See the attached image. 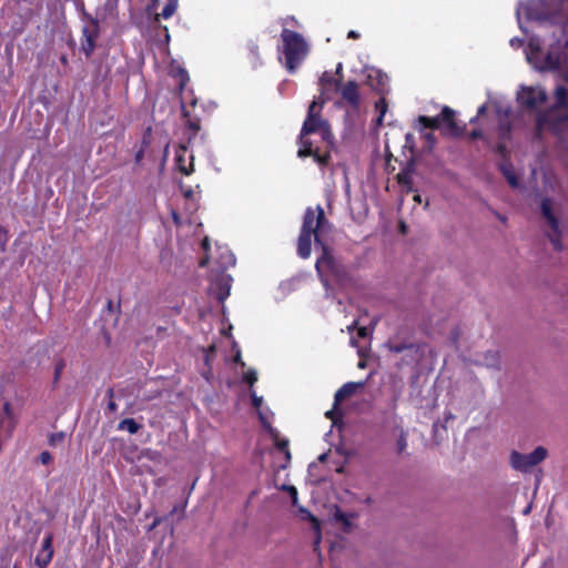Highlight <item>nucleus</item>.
<instances>
[{
	"label": "nucleus",
	"mask_w": 568,
	"mask_h": 568,
	"mask_svg": "<svg viewBox=\"0 0 568 568\" xmlns=\"http://www.w3.org/2000/svg\"><path fill=\"white\" fill-rule=\"evenodd\" d=\"M329 227L321 205L316 209L307 207L304 213L301 233L297 240V254L302 258H308L312 252V236L314 235L315 246L322 248V255L316 260L315 268L323 286L328 291L329 281L334 280L338 285H346L351 282L347 268L334 257L331 250L321 240L318 232Z\"/></svg>",
	"instance_id": "nucleus-1"
},
{
	"label": "nucleus",
	"mask_w": 568,
	"mask_h": 568,
	"mask_svg": "<svg viewBox=\"0 0 568 568\" xmlns=\"http://www.w3.org/2000/svg\"><path fill=\"white\" fill-rule=\"evenodd\" d=\"M202 246H203V248H204L205 251H207V250H209L210 244H209V240H207L206 237L203 240V242H202Z\"/></svg>",
	"instance_id": "nucleus-57"
},
{
	"label": "nucleus",
	"mask_w": 568,
	"mask_h": 568,
	"mask_svg": "<svg viewBox=\"0 0 568 568\" xmlns=\"http://www.w3.org/2000/svg\"><path fill=\"white\" fill-rule=\"evenodd\" d=\"M454 116L455 111L449 106H444L439 115L434 118L420 115L418 118V122L425 129H439L443 123H446L450 134L460 135L463 133V129L458 126Z\"/></svg>",
	"instance_id": "nucleus-6"
},
{
	"label": "nucleus",
	"mask_w": 568,
	"mask_h": 568,
	"mask_svg": "<svg viewBox=\"0 0 568 568\" xmlns=\"http://www.w3.org/2000/svg\"><path fill=\"white\" fill-rule=\"evenodd\" d=\"M192 194H193V191L191 189H189L187 191L184 192L185 197H191Z\"/></svg>",
	"instance_id": "nucleus-61"
},
{
	"label": "nucleus",
	"mask_w": 568,
	"mask_h": 568,
	"mask_svg": "<svg viewBox=\"0 0 568 568\" xmlns=\"http://www.w3.org/2000/svg\"><path fill=\"white\" fill-rule=\"evenodd\" d=\"M499 139L500 140H506L508 139L509 134H510V126L509 124L507 123H500L499 125Z\"/></svg>",
	"instance_id": "nucleus-33"
},
{
	"label": "nucleus",
	"mask_w": 568,
	"mask_h": 568,
	"mask_svg": "<svg viewBox=\"0 0 568 568\" xmlns=\"http://www.w3.org/2000/svg\"><path fill=\"white\" fill-rule=\"evenodd\" d=\"M143 154H144V150L143 149H141L140 151L136 152V154H135V162L136 163L141 162V160L143 159Z\"/></svg>",
	"instance_id": "nucleus-52"
},
{
	"label": "nucleus",
	"mask_w": 568,
	"mask_h": 568,
	"mask_svg": "<svg viewBox=\"0 0 568 568\" xmlns=\"http://www.w3.org/2000/svg\"><path fill=\"white\" fill-rule=\"evenodd\" d=\"M106 308L112 312L113 311V302L111 300L108 301L106 303Z\"/></svg>",
	"instance_id": "nucleus-59"
},
{
	"label": "nucleus",
	"mask_w": 568,
	"mask_h": 568,
	"mask_svg": "<svg viewBox=\"0 0 568 568\" xmlns=\"http://www.w3.org/2000/svg\"><path fill=\"white\" fill-rule=\"evenodd\" d=\"M495 215H496V217H497L500 222H503V223H505V222L507 221L506 216H505V215H501V214H500V213H498V212H495Z\"/></svg>",
	"instance_id": "nucleus-55"
},
{
	"label": "nucleus",
	"mask_w": 568,
	"mask_h": 568,
	"mask_svg": "<svg viewBox=\"0 0 568 568\" xmlns=\"http://www.w3.org/2000/svg\"><path fill=\"white\" fill-rule=\"evenodd\" d=\"M376 73H377V78H378V85L383 87L385 84V82L387 81V75L381 73L379 71H377Z\"/></svg>",
	"instance_id": "nucleus-44"
},
{
	"label": "nucleus",
	"mask_w": 568,
	"mask_h": 568,
	"mask_svg": "<svg viewBox=\"0 0 568 568\" xmlns=\"http://www.w3.org/2000/svg\"><path fill=\"white\" fill-rule=\"evenodd\" d=\"M483 133L480 130H474L470 132V139L476 140L481 138Z\"/></svg>",
	"instance_id": "nucleus-49"
},
{
	"label": "nucleus",
	"mask_w": 568,
	"mask_h": 568,
	"mask_svg": "<svg viewBox=\"0 0 568 568\" xmlns=\"http://www.w3.org/2000/svg\"><path fill=\"white\" fill-rule=\"evenodd\" d=\"M231 282L232 277L224 273L213 278L210 291L219 302L223 303L230 295Z\"/></svg>",
	"instance_id": "nucleus-10"
},
{
	"label": "nucleus",
	"mask_w": 568,
	"mask_h": 568,
	"mask_svg": "<svg viewBox=\"0 0 568 568\" xmlns=\"http://www.w3.org/2000/svg\"><path fill=\"white\" fill-rule=\"evenodd\" d=\"M326 99L318 97L315 98L308 106L306 119L303 123L298 143L301 145L297 155L306 158L312 153V141L306 136L312 133H320L323 141H328L332 138L329 124L320 115Z\"/></svg>",
	"instance_id": "nucleus-2"
},
{
	"label": "nucleus",
	"mask_w": 568,
	"mask_h": 568,
	"mask_svg": "<svg viewBox=\"0 0 568 568\" xmlns=\"http://www.w3.org/2000/svg\"><path fill=\"white\" fill-rule=\"evenodd\" d=\"M541 214L545 217V220L548 223V226L550 227L551 232L547 233V236L556 251L562 250V243L560 241L561 232L559 230V223L555 214L552 213L551 209V202L549 199H544L541 201Z\"/></svg>",
	"instance_id": "nucleus-8"
},
{
	"label": "nucleus",
	"mask_w": 568,
	"mask_h": 568,
	"mask_svg": "<svg viewBox=\"0 0 568 568\" xmlns=\"http://www.w3.org/2000/svg\"><path fill=\"white\" fill-rule=\"evenodd\" d=\"M396 448H397L398 454H403L407 448V439H406V435L404 434V432L400 433V435L397 439Z\"/></svg>",
	"instance_id": "nucleus-30"
},
{
	"label": "nucleus",
	"mask_w": 568,
	"mask_h": 568,
	"mask_svg": "<svg viewBox=\"0 0 568 568\" xmlns=\"http://www.w3.org/2000/svg\"><path fill=\"white\" fill-rule=\"evenodd\" d=\"M562 9L568 10V0H562Z\"/></svg>",
	"instance_id": "nucleus-64"
},
{
	"label": "nucleus",
	"mask_w": 568,
	"mask_h": 568,
	"mask_svg": "<svg viewBox=\"0 0 568 568\" xmlns=\"http://www.w3.org/2000/svg\"><path fill=\"white\" fill-rule=\"evenodd\" d=\"M500 171H501V173L504 174V176L506 178L507 182L509 183V185L511 187H517L518 186L517 176L514 173V170H513L510 164H507V163L500 164Z\"/></svg>",
	"instance_id": "nucleus-22"
},
{
	"label": "nucleus",
	"mask_w": 568,
	"mask_h": 568,
	"mask_svg": "<svg viewBox=\"0 0 568 568\" xmlns=\"http://www.w3.org/2000/svg\"><path fill=\"white\" fill-rule=\"evenodd\" d=\"M357 333H358V336H359V337L364 338V337H366V336H367L368 331H367V328H366V327H364V326H363V327H358Z\"/></svg>",
	"instance_id": "nucleus-48"
},
{
	"label": "nucleus",
	"mask_w": 568,
	"mask_h": 568,
	"mask_svg": "<svg viewBox=\"0 0 568 568\" xmlns=\"http://www.w3.org/2000/svg\"><path fill=\"white\" fill-rule=\"evenodd\" d=\"M251 52H252V54H254L255 57H257V55H258V47H257L256 44H254V43H253V44L251 45Z\"/></svg>",
	"instance_id": "nucleus-53"
},
{
	"label": "nucleus",
	"mask_w": 568,
	"mask_h": 568,
	"mask_svg": "<svg viewBox=\"0 0 568 568\" xmlns=\"http://www.w3.org/2000/svg\"><path fill=\"white\" fill-rule=\"evenodd\" d=\"M347 37H348V38H352V39H357V38L359 37V34H358L356 31L351 30V31L348 32V36H347Z\"/></svg>",
	"instance_id": "nucleus-54"
},
{
	"label": "nucleus",
	"mask_w": 568,
	"mask_h": 568,
	"mask_svg": "<svg viewBox=\"0 0 568 568\" xmlns=\"http://www.w3.org/2000/svg\"><path fill=\"white\" fill-rule=\"evenodd\" d=\"M65 434L63 432L53 433L49 436V445L50 446H57L61 444L64 440Z\"/></svg>",
	"instance_id": "nucleus-28"
},
{
	"label": "nucleus",
	"mask_w": 568,
	"mask_h": 568,
	"mask_svg": "<svg viewBox=\"0 0 568 568\" xmlns=\"http://www.w3.org/2000/svg\"><path fill=\"white\" fill-rule=\"evenodd\" d=\"M343 65L342 63H338L336 67V73L339 74L342 72Z\"/></svg>",
	"instance_id": "nucleus-63"
},
{
	"label": "nucleus",
	"mask_w": 568,
	"mask_h": 568,
	"mask_svg": "<svg viewBox=\"0 0 568 568\" xmlns=\"http://www.w3.org/2000/svg\"><path fill=\"white\" fill-rule=\"evenodd\" d=\"M308 156H313V158H314V160H315L317 163L323 164V165H324V164H326V163L328 162V160H329V155H328V154L321 155V154L318 153V151H317V150H314L313 148H312V153H311Z\"/></svg>",
	"instance_id": "nucleus-32"
},
{
	"label": "nucleus",
	"mask_w": 568,
	"mask_h": 568,
	"mask_svg": "<svg viewBox=\"0 0 568 568\" xmlns=\"http://www.w3.org/2000/svg\"><path fill=\"white\" fill-rule=\"evenodd\" d=\"M386 108H387V105H386V101H385V99H381L378 102H376V109H378V110H379V116H378V119H377V122H378V123H381V122H382L383 116H384V114H385V112H386Z\"/></svg>",
	"instance_id": "nucleus-34"
},
{
	"label": "nucleus",
	"mask_w": 568,
	"mask_h": 568,
	"mask_svg": "<svg viewBox=\"0 0 568 568\" xmlns=\"http://www.w3.org/2000/svg\"><path fill=\"white\" fill-rule=\"evenodd\" d=\"M523 12L528 21H545L548 19V8L544 0H528L525 4L519 3L516 10L518 24L521 31L526 32L521 22Z\"/></svg>",
	"instance_id": "nucleus-7"
},
{
	"label": "nucleus",
	"mask_w": 568,
	"mask_h": 568,
	"mask_svg": "<svg viewBox=\"0 0 568 568\" xmlns=\"http://www.w3.org/2000/svg\"><path fill=\"white\" fill-rule=\"evenodd\" d=\"M555 106L558 109L568 108V90L564 85H558L555 90Z\"/></svg>",
	"instance_id": "nucleus-19"
},
{
	"label": "nucleus",
	"mask_w": 568,
	"mask_h": 568,
	"mask_svg": "<svg viewBox=\"0 0 568 568\" xmlns=\"http://www.w3.org/2000/svg\"><path fill=\"white\" fill-rule=\"evenodd\" d=\"M39 460L41 464L48 465L52 460V455L48 450H44L40 454Z\"/></svg>",
	"instance_id": "nucleus-36"
},
{
	"label": "nucleus",
	"mask_w": 568,
	"mask_h": 568,
	"mask_svg": "<svg viewBox=\"0 0 568 568\" xmlns=\"http://www.w3.org/2000/svg\"><path fill=\"white\" fill-rule=\"evenodd\" d=\"M65 367V363L63 359H59L57 363H55V367H54V375H53V383L57 384L61 377V373L63 371V368Z\"/></svg>",
	"instance_id": "nucleus-29"
},
{
	"label": "nucleus",
	"mask_w": 568,
	"mask_h": 568,
	"mask_svg": "<svg viewBox=\"0 0 568 568\" xmlns=\"http://www.w3.org/2000/svg\"><path fill=\"white\" fill-rule=\"evenodd\" d=\"M84 40L97 39L98 37V21L94 19H91V26H87L82 30Z\"/></svg>",
	"instance_id": "nucleus-26"
},
{
	"label": "nucleus",
	"mask_w": 568,
	"mask_h": 568,
	"mask_svg": "<svg viewBox=\"0 0 568 568\" xmlns=\"http://www.w3.org/2000/svg\"><path fill=\"white\" fill-rule=\"evenodd\" d=\"M235 263V257L232 253L229 254V261L226 262V264L229 265H233Z\"/></svg>",
	"instance_id": "nucleus-56"
},
{
	"label": "nucleus",
	"mask_w": 568,
	"mask_h": 568,
	"mask_svg": "<svg viewBox=\"0 0 568 568\" xmlns=\"http://www.w3.org/2000/svg\"><path fill=\"white\" fill-rule=\"evenodd\" d=\"M150 132H151V129L149 128L148 132L143 135L142 148H141L143 150L150 145Z\"/></svg>",
	"instance_id": "nucleus-39"
},
{
	"label": "nucleus",
	"mask_w": 568,
	"mask_h": 568,
	"mask_svg": "<svg viewBox=\"0 0 568 568\" xmlns=\"http://www.w3.org/2000/svg\"><path fill=\"white\" fill-rule=\"evenodd\" d=\"M292 488H295V487H294V486H292V485H283V486H282V489H283V490H285V491H287L288 494H290V489H292Z\"/></svg>",
	"instance_id": "nucleus-58"
},
{
	"label": "nucleus",
	"mask_w": 568,
	"mask_h": 568,
	"mask_svg": "<svg viewBox=\"0 0 568 568\" xmlns=\"http://www.w3.org/2000/svg\"><path fill=\"white\" fill-rule=\"evenodd\" d=\"M519 104L527 109H535L547 100V93L544 89L535 90L532 88H523L517 95Z\"/></svg>",
	"instance_id": "nucleus-9"
},
{
	"label": "nucleus",
	"mask_w": 568,
	"mask_h": 568,
	"mask_svg": "<svg viewBox=\"0 0 568 568\" xmlns=\"http://www.w3.org/2000/svg\"><path fill=\"white\" fill-rule=\"evenodd\" d=\"M402 171L404 172H408V174H413V172L415 171V162L414 160H410L406 163L405 168L402 169Z\"/></svg>",
	"instance_id": "nucleus-38"
},
{
	"label": "nucleus",
	"mask_w": 568,
	"mask_h": 568,
	"mask_svg": "<svg viewBox=\"0 0 568 568\" xmlns=\"http://www.w3.org/2000/svg\"><path fill=\"white\" fill-rule=\"evenodd\" d=\"M178 0H169L164 8L162 9L160 17H162L163 19L171 18L178 9Z\"/></svg>",
	"instance_id": "nucleus-24"
},
{
	"label": "nucleus",
	"mask_w": 568,
	"mask_h": 568,
	"mask_svg": "<svg viewBox=\"0 0 568 568\" xmlns=\"http://www.w3.org/2000/svg\"><path fill=\"white\" fill-rule=\"evenodd\" d=\"M469 389L471 390V396L468 399V403L470 404L476 398H481L485 394L484 387L478 379V377L471 373L470 379H469Z\"/></svg>",
	"instance_id": "nucleus-18"
},
{
	"label": "nucleus",
	"mask_w": 568,
	"mask_h": 568,
	"mask_svg": "<svg viewBox=\"0 0 568 568\" xmlns=\"http://www.w3.org/2000/svg\"><path fill=\"white\" fill-rule=\"evenodd\" d=\"M185 152H186V148L184 145H180V148L176 152L175 162H176L178 169L181 173H183L184 175H190L194 171V166H193L194 156L193 155L190 156V160H191L190 164L186 165L185 158H184Z\"/></svg>",
	"instance_id": "nucleus-15"
},
{
	"label": "nucleus",
	"mask_w": 568,
	"mask_h": 568,
	"mask_svg": "<svg viewBox=\"0 0 568 568\" xmlns=\"http://www.w3.org/2000/svg\"><path fill=\"white\" fill-rule=\"evenodd\" d=\"M108 409L111 412V413H114L116 412L118 409V405L113 402V400H110L109 404H108Z\"/></svg>",
	"instance_id": "nucleus-51"
},
{
	"label": "nucleus",
	"mask_w": 568,
	"mask_h": 568,
	"mask_svg": "<svg viewBox=\"0 0 568 568\" xmlns=\"http://www.w3.org/2000/svg\"><path fill=\"white\" fill-rule=\"evenodd\" d=\"M300 511H301V513L306 514V515H307V517H308V518H310L314 524L318 525L317 519H316V518H315V517H314L310 511H307L305 508L300 507Z\"/></svg>",
	"instance_id": "nucleus-46"
},
{
	"label": "nucleus",
	"mask_w": 568,
	"mask_h": 568,
	"mask_svg": "<svg viewBox=\"0 0 568 568\" xmlns=\"http://www.w3.org/2000/svg\"><path fill=\"white\" fill-rule=\"evenodd\" d=\"M546 129H554L552 111L539 112L536 116L535 138H540Z\"/></svg>",
	"instance_id": "nucleus-14"
},
{
	"label": "nucleus",
	"mask_w": 568,
	"mask_h": 568,
	"mask_svg": "<svg viewBox=\"0 0 568 568\" xmlns=\"http://www.w3.org/2000/svg\"><path fill=\"white\" fill-rule=\"evenodd\" d=\"M548 457V449L544 446L536 447L529 454H523L517 450H513L509 454V465L513 469L520 473H529L530 469Z\"/></svg>",
	"instance_id": "nucleus-5"
},
{
	"label": "nucleus",
	"mask_w": 568,
	"mask_h": 568,
	"mask_svg": "<svg viewBox=\"0 0 568 568\" xmlns=\"http://www.w3.org/2000/svg\"><path fill=\"white\" fill-rule=\"evenodd\" d=\"M262 402H263L262 397H258V396H256L255 393H252V403H253L254 407L258 408L261 406Z\"/></svg>",
	"instance_id": "nucleus-41"
},
{
	"label": "nucleus",
	"mask_w": 568,
	"mask_h": 568,
	"mask_svg": "<svg viewBox=\"0 0 568 568\" xmlns=\"http://www.w3.org/2000/svg\"><path fill=\"white\" fill-rule=\"evenodd\" d=\"M496 151H497L500 155H505V153H506L507 149H506L505 144L499 143V144L497 145V148H496Z\"/></svg>",
	"instance_id": "nucleus-50"
},
{
	"label": "nucleus",
	"mask_w": 568,
	"mask_h": 568,
	"mask_svg": "<svg viewBox=\"0 0 568 568\" xmlns=\"http://www.w3.org/2000/svg\"><path fill=\"white\" fill-rule=\"evenodd\" d=\"M424 138L429 143L430 148L435 144V135L432 132L425 133Z\"/></svg>",
	"instance_id": "nucleus-42"
},
{
	"label": "nucleus",
	"mask_w": 568,
	"mask_h": 568,
	"mask_svg": "<svg viewBox=\"0 0 568 568\" xmlns=\"http://www.w3.org/2000/svg\"><path fill=\"white\" fill-rule=\"evenodd\" d=\"M540 70L556 71L559 73L568 72V39L564 41L558 40L555 44L549 47Z\"/></svg>",
	"instance_id": "nucleus-4"
},
{
	"label": "nucleus",
	"mask_w": 568,
	"mask_h": 568,
	"mask_svg": "<svg viewBox=\"0 0 568 568\" xmlns=\"http://www.w3.org/2000/svg\"><path fill=\"white\" fill-rule=\"evenodd\" d=\"M53 537L51 534H48L42 540L41 551L36 557V565L39 568H47L51 562L53 557V546H52Z\"/></svg>",
	"instance_id": "nucleus-12"
},
{
	"label": "nucleus",
	"mask_w": 568,
	"mask_h": 568,
	"mask_svg": "<svg viewBox=\"0 0 568 568\" xmlns=\"http://www.w3.org/2000/svg\"><path fill=\"white\" fill-rule=\"evenodd\" d=\"M95 48V39L89 38L82 42V50L87 58H89Z\"/></svg>",
	"instance_id": "nucleus-27"
},
{
	"label": "nucleus",
	"mask_w": 568,
	"mask_h": 568,
	"mask_svg": "<svg viewBox=\"0 0 568 568\" xmlns=\"http://www.w3.org/2000/svg\"><path fill=\"white\" fill-rule=\"evenodd\" d=\"M361 386L359 383L349 382L344 384L334 395V406H337L344 399L355 394L356 389Z\"/></svg>",
	"instance_id": "nucleus-16"
},
{
	"label": "nucleus",
	"mask_w": 568,
	"mask_h": 568,
	"mask_svg": "<svg viewBox=\"0 0 568 568\" xmlns=\"http://www.w3.org/2000/svg\"><path fill=\"white\" fill-rule=\"evenodd\" d=\"M523 43H524V40H523V39H519V38H513V39L510 40V45H511L513 48H520V47L523 45Z\"/></svg>",
	"instance_id": "nucleus-43"
},
{
	"label": "nucleus",
	"mask_w": 568,
	"mask_h": 568,
	"mask_svg": "<svg viewBox=\"0 0 568 568\" xmlns=\"http://www.w3.org/2000/svg\"><path fill=\"white\" fill-rule=\"evenodd\" d=\"M486 111H487V104H483V105H480V106L478 108L477 115H476L475 118H473V119L470 120V122H471V123H473V122H475V121H476V119H477L478 116H480V115H484V114L486 113Z\"/></svg>",
	"instance_id": "nucleus-40"
},
{
	"label": "nucleus",
	"mask_w": 568,
	"mask_h": 568,
	"mask_svg": "<svg viewBox=\"0 0 568 568\" xmlns=\"http://www.w3.org/2000/svg\"><path fill=\"white\" fill-rule=\"evenodd\" d=\"M244 379L246 383H248L251 386L257 381V373L254 369H250L245 375Z\"/></svg>",
	"instance_id": "nucleus-35"
},
{
	"label": "nucleus",
	"mask_w": 568,
	"mask_h": 568,
	"mask_svg": "<svg viewBox=\"0 0 568 568\" xmlns=\"http://www.w3.org/2000/svg\"><path fill=\"white\" fill-rule=\"evenodd\" d=\"M357 326V321H354L352 325H349L347 328L349 332H352Z\"/></svg>",
	"instance_id": "nucleus-60"
},
{
	"label": "nucleus",
	"mask_w": 568,
	"mask_h": 568,
	"mask_svg": "<svg viewBox=\"0 0 568 568\" xmlns=\"http://www.w3.org/2000/svg\"><path fill=\"white\" fill-rule=\"evenodd\" d=\"M385 346L390 351V352H394V353H403L404 351L406 349H412L414 348V343H412L410 341H399L398 336H394V337H390Z\"/></svg>",
	"instance_id": "nucleus-17"
},
{
	"label": "nucleus",
	"mask_w": 568,
	"mask_h": 568,
	"mask_svg": "<svg viewBox=\"0 0 568 568\" xmlns=\"http://www.w3.org/2000/svg\"><path fill=\"white\" fill-rule=\"evenodd\" d=\"M320 84L322 85V90L324 91L326 87L334 85L336 89L339 88L341 81L334 79L327 71L324 72L320 79Z\"/></svg>",
	"instance_id": "nucleus-25"
},
{
	"label": "nucleus",
	"mask_w": 568,
	"mask_h": 568,
	"mask_svg": "<svg viewBox=\"0 0 568 568\" xmlns=\"http://www.w3.org/2000/svg\"><path fill=\"white\" fill-rule=\"evenodd\" d=\"M458 337H459V332H458V329H453V331H452L450 339H452V343H453L455 346L457 345Z\"/></svg>",
	"instance_id": "nucleus-45"
},
{
	"label": "nucleus",
	"mask_w": 568,
	"mask_h": 568,
	"mask_svg": "<svg viewBox=\"0 0 568 568\" xmlns=\"http://www.w3.org/2000/svg\"><path fill=\"white\" fill-rule=\"evenodd\" d=\"M189 128H190L194 133H196V132L200 130V124H199L197 122L190 121V122H189Z\"/></svg>",
	"instance_id": "nucleus-47"
},
{
	"label": "nucleus",
	"mask_w": 568,
	"mask_h": 568,
	"mask_svg": "<svg viewBox=\"0 0 568 568\" xmlns=\"http://www.w3.org/2000/svg\"><path fill=\"white\" fill-rule=\"evenodd\" d=\"M342 98L354 109H357L361 103V98L358 93V84L356 81H348L341 89Z\"/></svg>",
	"instance_id": "nucleus-13"
},
{
	"label": "nucleus",
	"mask_w": 568,
	"mask_h": 568,
	"mask_svg": "<svg viewBox=\"0 0 568 568\" xmlns=\"http://www.w3.org/2000/svg\"><path fill=\"white\" fill-rule=\"evenodd\" d=\"M468 362L476 366H484L488 369L500 371L501 361L498 351H487L478 359H468Z\"/></svg>",
	"instance_id": "nucleus-11"
},
{
	"label": "nucleus",
	"mask_w": 568,
	"mask_h": 568,
	"mask_svg": "<svg viewBox=\"0 0 568 568\" xmlns=\"http://www.w3.org/2000/svg\"><path fill=\"white\" fill-rule=\"evenodd\" d=\"M396 180L404 189H406L407 192L413 191V180L412 175L408 174V172L400 171L396 175Z\"/></svg>",
	"instance_id": "nucleus-23"
},
{
	"label": "nucleus",
	"mask_w": 568,
	"mask_h": 568,
	"mask_svg": "<svg viewBox=\"0 0 568 568\" xmlns=\"http://www.w3.org/2000/svg\"><path fill=\"white\" fill-rule=\"evenodd\" d=\"M353 517H355L354 514H346L343 510H341L338 507H336V509L334 511L335 520H337L338 523H341L343 525V528L346 532L351 531V529H352L351 518H353Z\"/></svg>",
	"instance_id": "nucleus-20"
},
{
	"label": "nucleus",
	"mask_w": 568,
	"mask_h": 568,
	"mask_svg": "<svg viewBox=\"0 0 568 568\" xmlns=\"http://www.w3.org/2000/svg\"><path fill=\"white\" fill-rule=\"evenodd\" d=\"M414 201L417 203H422V196L419 194L414 195Z\"/></svg>",
	"instance_id": "nucleus-62"
},
{
	"label": "nucleus",
	"mask_w": 568,
	"mask_h": 568,
	"mask_svg": "<svg viewBox=\"0 0 568 568\" xmlns=\"http://www.w3.org/2000/svg\"><path fill=\"white\" fill-rule=\"evenodd\" d=\"M290 497H291V500H292V505L297 507L298 506V496H297V489L296 488L290 489Z\"/></svg>",
	"instance_id": "nucleus-37"
},
{
	"label": "nucleus",
	"mask_w": 568,
	"mask_h": 568,
	"mask_svg": "<svg viewBox=\"0 0 568 568\" xmlns=\"http://www.w3.org/2000/svg\"><path fill=\"white\" fill-rule=\"evenodd\" d=\"M277 448L285 454V458L287 462L291 460V453L288 450V440L282 439L276 443Z\"/></svg>",
	"instance_id": "nucleus-31"
},
{
	"label": "nucleus",
	"mask_w": 568,
	"mask_h": 568,
	"mask_svg": "<svg viewBox=\"0 0 568 568\" xmlns=\"http://www.w3.org/2000/svg\"><path fill=\"white\" fill-rule=\"evenodd\" d=\"M142 425L136 423L133 418H125L118 424L119 430H126L130 434H136L141 429Z\"/></svg>",
	"instance_id": "nucleus-21"
},
{
	"label": "nucleus",
	"mask_w": 568,
	"mask_h": 568,
	"mask_svg": "<svg viewBox=\"0 0 568 568\" xmlns=\"http://www.w3.org/2000/svg\"><path fill=\"white\" fill-rule=\"evenodd\" d=\"M282 41L285 68L290 73H293L306 58L308 45L302 34L288 29H283Z\"/></svg>",
	"instance_id": "nucleus-3"
}]
</instances>
